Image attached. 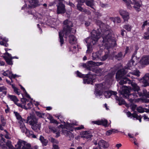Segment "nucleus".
Returning <instances> with one entry per match:
<instances>
[{"mask_svg": "<svg viewBox=\"0 0 149 149\" xmlns=\"http://www.w3.org/2000/svg\"><path fill=\"white\" fill-rule=\"evenodd\" d=\"M72 26V22L70 21L66 20L63 22V29L59 32V41L61 43V46L63 43L64 40L63 36L65 35V38H67V36L69 35V41L71 44H75L76 42L77 39L73 35H69L71 33H74L76 32L74 29H71Z\"/></svg>", "mask_w": 149, "mask_h": 149, "instance_id": "nucleus-1", "label": "nucleus"}, {"mask_svg": "<svg viewBox=\"0 0 149 149\" xmlns=\"http://www.w3.org/2000/svg\"><path fill=\"white\" fill-rule=\"evenodd\" d=\"M100 30L102 33V36L103 39L102 46H104V48L109 52V49L111 48V47L116 45L114 35L109 31L104 30L102 29H101Z\"/></svg>", "mask_w": 149, "mask_h": 149, "instance_id": "nucleus-2", "label": "nucleus"}, {"mask_svg": "<svg viewBox=\"0 0 149 149\" xmlns=\"http://www.w3.org/2000/svg\"><path fill=\"white\" fill-rule=\"evenodd\" d=\"M126 73L127 71L123 69L119 70L116 74V79L117 81L120 80L119 82V83L120 85L127 83L131 84L133 90L134 91L138 92L140 90L139 87L134 82H132L128 78L124 76Z\"/></svg>", "mask_w": 149, "mask_h": 149, "instance_id": "nucleus-3", "label": "nucleus"}, {"mask_svg": "<svg viewBox=\"0 0 149 149\" xmlns=\"http://www.w3.org/2000/svg\"><path fill=\"white\" fill-rule=\"evenodd\" d=\"M101 34L99 29H97V31L93 30L91 33V37H88L85 40L87 44V50L86 53H89L91 52L92 46L97 43L100 37Z\"/></svg>", "mask_w": 149, "mask_h": 149, "instance_id": "nucleus-4", "label": "nucleus"}, {"mask_svg": "<svg viewBox=\"0 0 149 149\" xmlns=\"http://www.w3.org/2000/svg\"><path fill=\"white\" fill-rule=\"evenodd\" d=\"M122 87L121 94L124 98L128 99L131 102H132L134 99L138 97L137 94L136 92L134 93L130 94L132 90L130 89L128 87L123 86Z\"/></svg>", "mask_w": 149, "mask_h": 149, "instance_id": "nucleus-5", "label": "nucleus"}, {"mask_svg": "<svg viewBox=\"0 0 149 149\" xmlns=\"http://www.w3.org/2000/svg\"><path fill=\"white\" fill-rule=\"evenodd\" d=\"M26 123L31 126L32 129L35 132H39L40 131L41 124L38 123L37 119L33 116H28Z\"/></svg>", "mask_w": 149, "mask_h": 149, "instance_id": "nucleus-6", "label": "nucleus"}, {"mask_svg": "<svg viewBox=\"0 0 149 149\" xmlns=\"http://www.w3.org/2000/svg\"><path fill=\"white\" fill-rule=\"evenodd\" d=\"M96 74L92 75L89 74V77L86 79H84V84H92L95 81V75L101 76L104 74V70L100 68H95V71Z\"/></svg>", "mask_w": 149, "mask_h": 149, "instance_id": "nucleus-7", "label": "nucleus"}, {"mask_svg": "<svg viewBox=\"0 0 149 149\" xmlns=\"http://www.w3.org/2000/svg\"><path fill=\"white\" fill-rule=\"evenodd\" d=\"M22 149H31V145L26 142L21 140H19L15 145L16 149H21V147Z\"/></svg>", "mask_w": 149, "mask_h": 149, "instance_id": "nucleus-8", "label": "nucleus"}, {"mask_svg": "<svg viewBox=\"0 0 149 149\" xmlns=\"http://www.w3.org/2000/svg\"><path fill=\"white\" fill-rule=\"evenodd\" d=\"M58 119H60L61 122L62 123H64V125H61L59 127L62 129L65 128L67 129H69V127L71 128L74 125H77V122L75 123H69L68 121L67 122V124H65V122L63 121V118L61 116H58Z\"/></svg>", "mask_w": 149, "mask_h": 149, "instance_id": "nucleus-9", "label": "nucleus"}, {"mask_svg": "<svg viewBox=\"0 0 149 149\" xmlns=\"http://www.w3.org/2000/svg\"><path fill=\"white\" fill-rule=\"evenodd\" d=\"M29 4L28 6L27 4H25L24 7H22V9L25 10H27L29 8H34L39 5V1L38 0H29Z\"/></svg>", "mask_w": 149, "mask_h": 149, "instance_id": "nucleus-10", "label": "nucleus"}, {"mask_svg": "<svg viewBox=\"0 0 149 149\" xmlns=\"http://www.w3.org/2000/svg\"><path fill=\"white\" fill-rule=\"evenodd\" d=\"M102 62H95L92 61H88L86 63H84L82 66L84 68H87L88 69L91 70V68L93 66H98L102 64Z\"/></svg>", "mask_w": 149, "mask_h": 149, "instance_id": "nucleus-11", "label": "nucleus"}, {"mask_svg": "<svg viewBox=\"0 0 149 149\" xmlns=\"http://www.w3.org/2000/svg\"><path fill=\"white\" fill-rule=\"evenodd\" d=\"M132 3L133 4L130 3V5L133 7L134 8L135 10L137 12H139L141 11L140 7L142 5V3L141 1L138 0H132Z\"/></svg>", "mask_w": 149, "mask_h": 149, "instance_id": "nucleus-12", "label": "nucleus"}, {"mask_svg": "<svg viewBox=\"0 0 149 149\" xmlns=\"http://www.w3.org/2000/svg\"><path fill=\"white\" fill-rule=\"evenodd\" d=\"M95 93L96 97H98L99 96L102 95L103 91V86L101 84L95 85Z\"/></svg>", "mask_w": 149, "mask_h": 149, "instance_id": "nucleus-13", "label": "nucleus"}, {"mask_svg": "<svg viewBox=\"0 0 149 149\" xmlns=\"http://www.w3.org/2000/svg\"><path fill=\"white\" fill-rule=\"evenodd\" d=\"M149 73L146 74L145 76L139 80V82L143 84L144 87H146L149 85Z\"/></svg>", "mask_w": 149, "mask_h": 149, "instance_id": "nucleus-14", "label": "nucleus"}, {"mask_svg": "<svg viewBox=\"0 0 149 149\" xmlns=\"http://www.w3.org/2000/svg\"><path fill=\"white\" fill-rule=\"evenodd\" d=\"M57 13L58 14L64 13L65 11V6L61 2L59 3L57 5Z\"/></svg>", "mask_w": 149, "mask_h": 149, "instance_id": "nucleus-15", "label": "nucleus"}, {"mask_svg": "<svg viewBox=\"0 0 149 149\" xmlns=\"http://www.w3.org/2000/svg\"><path fill=\"white\" fill-rule=\"evenodd\" d=\"M119 13L124 21H127L130 18L129 13L126 10L122 9L119 10Z\"/></svg>", "mask_w": 149, "mask_h": 149, "instance_id": "nucleus-16", "label": "nucleus"}, {"mask_svg": "<svg viewBox=\"0 0 149 149\" xmlns=\"http://www.w3.org/2000/svg\"><path fill=\"white\" fill-rule=\"evenodd\" d=\"M98 145L100 149H106L109 147V144L108 142L102 139L98 141Z\"/></svg>", "mask_w": 149, "mask_h": 149, "instance_id": "nucleus-17", "label": "nucleus"}, {"mask_svg": "<svg viewBox=\"0 0 149 149\" xmlns=\"http://www.w3.org/2000/svg\"><path fill=\"white\" fill-rule=\"evenodd\" d=\"M139 63L142 65L149 64V55L143 56L140 60Z\"/></svg>", "mask_w": 149, "mask_h": 149, "instance_id": "nucleus-18", "label": "nucleus"}, {"mask_svg": "<svg viewBox=\"0 0 149 149\" xmlns=\"http://www.w3.org/2000/svg\"><path fill=\"white\" fill-rule=\"evenodd\" d=\"M92 123L96 124L98 125H103L105 127H107L109 125L107 124V121L106 119H103L100 120H97L95 121H92Z\"/></svg>", "mask_w": 149, "mask_h": 149, "instance_id": "nucleus-19", "label": "nucleus"}, {"mask_svg": "<svg viewBox=\"0 0 149 149\" xmlns=\"http://www.w3.org/2000/svg\"><path fill=\"white\" fill-rule=\"evenodd\" d=\"M2 74L5 76H8L11 79V78H15L16 77H19V76H18L16 74H13L12 72L9 70H7L6 71H1Z\"/></svg>", "mask_w": 149, "mask_h": 149, "instance_id": "nucleus-20", "label": "nucleus"}, {"mask_svg": "<svg viewBox=\"0 0 149 149\" xmlns=\"http://www.w3.org/2000/svg\"><path fill=\"white\" fill-rule=\"evenodd\" d=\"M62 133L64 134L66 136L69 138V140H70L72 138H74V136L73 134L70 131H68L65 129L62 130Z\"/></svg>", "mask_w": 149, "mask_h": 149, "instance_id": "nucleus-21", "label": "nucleus"}, {"mask_svg": "<svg viewBox=\"0 0 149 149\" xmlns=\"http://www.w3.org/2000/svg\"><path fill=\"white\" fill-rule=\"evenodd\" d=\"M127 115L128 117H130L131 118L132 117L135 118L137 120H138L140 122H141V117L140 116H138L136 113H134L132 114L130 112L128 111L127 112Z\"/></svg>", "mask_w": 149, "mask_h": 149, "instance_id": "nucleus-22", "label": "nucleus"}, {"mask_svg": "<svg viewBox=\"0 0 149 149\" xmlns=\"http://www.w3.org/2000/svg\"><path fill=\"white\" fill-rule=\"evenodd\" d=\"M117 93L112 91H107L104 92V95L106 98H109L112 95H116Z\"/></svg>", "mask_w": 149, "mask_h": 149, "instance_id": "nucleus-23", "label": "nucleus"}, {"mask_svg": "<svg viewBox=\"0 0 149 149\" xmlns=\"http://www.w3.org/2000/svg\"><path fill=\"white\" fill-rule=\"evenodd\" d=\"M102 55V50L99 51L98 52H96L93 53L92 57L94 60L100 59Z\"/></svg>", "mask_w": 149, "mask_h": 149, "instance_id": "nucleus-24", "label": "nucleus"}, {"mask_svg": "<svg viewBox=\"0 0 149 149\" xmlns=\"http://www.w3.org/2000/svg\"><path fill=\"white\" fill-rule=\"evenodd\" d=\"M24 121L22 120H20L18 122V123L20 128L21 130L23 132H24L26 130V129H27L25 127V125H24ZM25 122H26V121H25Z\"/></svg>", "mask_w": 149, "mask_h": 149, "instance_id": "nucleus-25", "label": "nucleus"}, {"mask_svg": "<svg viewBox=\"0 0 149 149\" xmlns=\"http://www.w3.org/2000/svg\"><path fill=\"white\" fill-rule=\"evenodd\" d=\"M92 136L91 134L89 133V132L84 131L81 133V138L88 139L91 138Z\"/></svg>", "mask_w": 149, "mask_h": 149, "instance_id": "nucleus-26", "label": "nucleus"}, {"mask_svg": "<svg viewBox=\"0 0 149 149\" xmlns=\"http://www.w3.org/2000/svg\"><path fill=\"white\" fill-rule=\"evenodd\" d=\"M133 75H136L137 77H139L140 75V72L139 70H134L132 73H128L127 76V77H130L132 79H133V77L132 76Z\"/></svg>", "mask_w": 149, "mask_h": 149, "instance_id": "nucleus-27", "label": "nucleus"}, {"mask_svg": "<svg viewBox=\"0 0 149 149\" xmlns=\"http://www.w3.org/2000/svg\"><path fill=\"white\" fill-rule=\"evenodd\" d=\"M85 1V3L86 5L90 6L92 8L95 9V8L94 7V2L93 0H91L90 1L87 0L86 1L85 0H84L81 1L82 3H84Z\"/></svg>", "mask_w": 149, "mask_h": 149, "instance_id": "nucleus-28", "label": "nucleus"}, {"mask_svg": "<svg viewBox=\"0 0 149 149\" xmlns=\"http://www.w3.org/2000/svg\"><path fill=\"white\" fill-rule=\"evenodd\" d=\"M136 64V63L134 62V61L133 60V58L130 60L129 63L127 64V68L131 69V68H133Z\"/></svg>", "mask_w": 149, "mask_h": 149, "instance_id": "nucleus-29", "label": "nucleus"}, {"mask_svg": "<svg viewBox=\"0 0 149 149\" xmlns=\"http://www.w3.org/2000/svg\"><path fill=\"white\" fill-rule=\"evenodd\" d=\"M123 1L125 3L127 8L129 9H132V6L130 5V3L132 4H133L130 0H123Z\"/></svg>", "mask_w": 149, "mask_h": 149, "instance_id": "nucleus-30", "label": "nucleus"}, {"mask_svg": "<svg viewBox=\"0 0 149 149\" xmlns=\"http://www.w3.org/2000/svg\"><path fill=\"white\" fill-rule=\"evenodd\" d=\"M39 140L43 146H46L48 143V141L45 139L44 137L41 135L40 136Z\"/></svg>", "mask_w": 149, "mask_h": 149, "instance_id": "nucleus-31", "label": "nucleus"}, {"mask_svg": "<svg viewBox=\"0 0 149 149\" xmlns=\"http://www.w3.org/2000/svg\"><path fill=\"white\" fill-rule=\"evenodd\" d=\"M77 76L81 78H84V77H86V79H84L83 82H84V79H86L87 78L89 77V74L85 75L81 74V73L79 71H77Z\"/></svg>", "mask_w": 149, "mask_h": 149, "instance_id": "nucleus-32", "label": "nucleus"}, {"mask_svg": "<svg viewBox=\"0 0 149 149\" xmlns=\"http://www.w3.org/2000/svg\"><path fill=\"white\" fill-rule=\"evenodd\" d=\"M4 58H5L6 62L9 65H12L13 64L12 61V59L10 58L8 56L6 55L4 56Z\"/></svg>", "mask_w": 149, "mask_h": 149, "instance_id": "nucleus-33", "label": "nucleus"}, {"mask_svg": "<svg viewBox=\"0 0 149 149\" xmlns=\"http://www.w3.org/2000/svg\"><path fill=\"white\" fill-rule=\"evenodd\" d=\"M14 113L15 115V116L17 119L19 120V121L24 120L25 121H27V120H24V119H23L22 118L21 115L17 112H14Z\"/></svg>", "mask_w": 149, "mask_h": 149, "instance_id": "nucleus-34", "label": "nucleus"}, {"mask_svg": "<svg viewBox=\"0 0 149 149\" xmlns=\"http://www.w3.org/2000/svg\"><path fill=\"white\" fill-rule=\"evenodd\" d=\"M110 19L113 21L114 23H120L121 22V20L120 18L118 17H111Z\"/></svg>", "mask_w": 149, "mask_h": 149, "instance_id": "nucleus-35", "label": "nucleus"}, {"mask_svg": "<svg viewBox=\"0 0 149 149\" xmlns=\"http://www.w3.org/2000/svg\"><path fill=\"white\" fill-rule=\"evenodd\" d=\"M8 97L12 100L15 103L16 102H18V100L16 97L13 95H8Z\"/></svg>", "mask_w": 149, "mask_h": 149, "instance_id": "nucleus-36", "label": "nucleus"}, {"mask_svg": "<svg viewBox=\"0 0 149 149\" xmlns=\"http://www.w3.org/2000/svg\"><path fill=\"white\" fill-rule=\"evenodd\" d=\"M117 130L113 129L108 130L106 132V134L107 136H109L112 134L113 133L117 132Z\"/></svg>", "mask_w": 149, "mask_h": 149, "instance_id": "nucleus-37", "label": "nucleus"}, {"mask_svg": "<svg viewBox=\"0 0 149 149\" xmlns=\"http://www.w3.org/2000/svg\"><path fill=\"white\" fill-rule=\"evenodd\" d=\"M81 4L79 3H78L77 5V9L81 11V12H86V10L83 9L81 7Z\"/></svg>", "mask_w": 149, "mask_h": 149, "instance_id": "nucleus-38", "label": "nucleus"}, {"mask_svg": "<svg viewBox=\"0 0 149 149\" xmlns=\"http://www.w3.org/2000/svg\"><path fill=\"white\" fill-rule=\"evenodd\" d=\"M148 24L149 25V20L148 21ZM144 38L145 39H149V27L148 28L147 31L144 33Z\"/></svg>", "mask_w": 149, "mask_h": 149, "instance_id": "nucleus-39", "label": "nucleus"}, {"mask_svg": "<svg viewBox=\"0 0 149 149\" xmlns=\"http://www.w3.org/2000/svg\"><path fill=\"white\" fill-rule=\"evenodd\" d=\"M143 91V95L147 97V99L145 100V102L146 103H149V95H147L146 90H144Z\"/></svg>", "mask_w": 149, "mask_h": 149, "instance_id": "nucleus-40", "label": "nucleus"}, {"mask_svg": "<svg viewBox=\"0 0 149 149\" xmlns=\"http://www.w3.org/2000/svg\"><path fill=\"white\" fill-rule=\"evenodd\" d=\"M115 99L119 101V105H121L122 104H125V101L123 100H120V98L116 95H115Z\"/></svg>", "mask_w": 149, "mask_h": 149, "instance_id": "nucleus-41", "label": "nucleus"}, {"mask_svg": "<svg viewBox=\"0 0 149 149\" xmlns=\"http://www.w3.org/2000/svg\"><path fill=\"white\" fill-rule=\"evenodd\" d=\"M145 109H146L142 107H139L137 108L136 110L139 112L142 113L144 112H146V110Z\"/></svg>", "mask_w": 149, "mask_h": 149, "instance_id": "nucleus-42", "label": "nucleus"}, {"mask_svg": "<svg viewBox=\"0 0 149 149\" xmlns=\"http://www.w3.org/2000/svg\"><path fill=\"white\" fill-rule=\"evenodd\" d=\"M124 56H123L121 52L119 53L115 56V58L118 60H120L123 58Z\"/></svg>", "mask_w": 149, "mask_h": 149, "instance_id": "nucleus-43", "label": "nucleus"}, {"mask_svg": "<svg viewBox=\"0 0 149 149\" xmlns=\"http://www.w3.org/2000/svg\"><path fill=\"white\" fill-rule=\"evenodd\" d=\"M108 56V53H106L103 56H101L100 58V60L102 61H105L107 58Z\"/></svg>", "mask_w": 149, "mask_h": 149, "instance_id": "nucleus-44", "label": "nucleus"}, {"mask_svg": "<svg viewBox=\"0 0 149 149\" xmlns=\"http://www.w3.org/2000/svg\"><path fill=\"white\" fill-rule=\"evenodd\" d=\"M20 86H21V88L23 91L25 96L29 98H30V97L29 95L28 94V93H27L26 91L25 90V88L23 87H22V86L20 85Z\"/></svg>", "mask_w": 149, "mask_h": 149, "instance_id": "nucleus-45", "label": "nucleus"}, {"mask_svg": "<svg viewBox=\"0 0 149 149\" xmlns=\"http://www.w3.org/2000/svg\"><path fill=\"white\" fill-rule=\"evenodd\" d=\"M6 145L10 149H16V148L15 149L12 146L11 142L10 141H8L7 142Z\"/></svg>", "mask_w": 149, "mask_h": 149, "instance_id": "nucleus-46", "label": "nucleus"}, {"mask_svg": "<svg viewBox=\"0 0 149 149\" xmlns=\"http://www.w3.org/2000/svg\"><path fill=\"white\" fill-rule=\"evenodd\" d=\"M6 88L4 86L0 87V92H2L5 95L6 94Z\"/></svg>", "mask_w": 149, "mask_h": 149, "instance_id": "nucleus-47", "label": "nucleus"}, {"mask_svg": "<svg viewBox=\"0 0 149 149\" xmlns=\"http://www.w3.org/2000/svg\"><path fill=\"white\" fill-rule=\"evenodd\" d=\"M36 15H36L34 16V18L36 19H38V20H39V19H41L42 17V16L38 13H37Z\"/></svg>", "mask_w": 149, "mask_h": 149, "instance_id": "nucleus-48", "label": "nucleus"}, {"mask_svg": "<svg viewBox=\"0 0 149 149\" xmlns=\"http://www.w3.org/2000/svg\"><path fill=\"white\" fill-rule=\"evenodd\" d=\"M4 54V55H7V56H8L10 58H11L12 59H14V58H16V59L18 58V57L16 56H13V57L11 56V54H10L8 52H6V53Z\"/></svg>", "mask_w": 149, "mask_h": 149, "instance_id": "nucleus-49", "label": "nucleus"}, {"mask_svg": "<svg viewBox=\"0 0 149 149\" xmlns=\"http://www.w3.org/2000/svg\"><path fill=\"white\" fill-rule=\"evenodd\" d=\"M26 131V134L27 136H29V137H31V134H33V132L32 131H29L27 129H26V130L25 131Z\"/></svg>", "mask_w": 149, "mask_h": 149, "instance_id": "nucleus-50", "label": "nucleus"}, {"mask_svg": "<svg viewBox=\"0 0 149 149\" xmlns=\"http://www.w3.org/2000/svg\"><path fill=\"white\" fill-rule=\"evenodd\" d=\"M124 28L128 31H131L132 27L130 25H127L124 26Z\"/></svg>", "mask_w": 149, "mask_h": 149, "instance_id": "nucleus-51", "label": "nucleus"}, {"mask_svg": "<svg viewBox=\"0 0 149 149\" xmlns=\"http://www.w3.org/2000/svg\"><path fill=\"white\" fill-rule=\"evenodd\" d=\"M21 101L22 103V104L23 105H25V106H26V102H28V101L26 99L24 98H21Z\"/></svg>", "mask_w": 149, "mask_h": 149, "instance_id": "nucleus-52", "label": "nucleus"}, {"mask_svg": "<svg viewBox=\"0 0 149 149\" xmlns=\"http://www.w3.org/2000/svg\"><path fill=\"white\" fill-rule=\"evenodd\" d=\"M71 49L72 51V52L74 54L77 52V47L75 46H73L71 48Z\"/></svg>", "mask_w": 149, "mask_h": 149, "instance_id": "nucleus-53", "label": "nucleus"}, {"mask_svg": "<svg viewBox=\"0 0 149 149\" xmlns=\"http://www.w3.org/2000/svg\"><path fill=\"white\" fill-rule=\"evenodd\" d=\"M33 106V104L31 102H30L29 103H28L27 106H26V108H25L26 109H29L31 108Z\"/></svg>", "mask_w": 149, "mask_h": 149, "instance_id": "nucleus-54", "label": "nucleus"}, {"mask_svg": "<svg viewBox=\"0 0 149 149\" xmlns=\"http://www.w3.org/2000/svg\"><path fill=\"white\" fill-rule=\"evenodd\" d=\"M36 114L39 117H42V116H44L45 114L43 113H41L39 112L38 111H36Z\"/></svg>", "mask_w": 149, "mask_h": 149, "instance_id": "nucleus-55", "label": "nucleus"}, {"mask_svg": "<svg viewBox=\"0 0 149 149\" xmlns=\"http://www.w3.org/2000/svg\"><path fill=\"white\" fill-rule=\"evenodd\" d=\"M15 103L18 107H20L24 108H26V106H25V105H23L22 104H21L19 103H18L17 102H16Z\"/></svg>", "mask_w": 149, "mask_h": 149, "instance_id": "nucleus-56", "label": "nucleus"}, {"mask_svg": "<svg viewBox=\"0 0 149 149\" xmlns=\"http://www.w3.org/2000/svg\"><path fill=\"white\" fill-rule=\"evenodd\" d=\"M50 122L51 123H55L57 125L58 124V123L57 121L54 119L52 118H51L50 119Z\"/></svg>", "mask_w": 149, "mask_h": 149, "instance_id": "nucleus-57", "label": "nucleus"}, {"mask_svg": "<svg viewBox=\"0 0 149 149\" xmlns=\"http://www.w3.org/2000/svg\"><path fill=\"white\" fill-rule=\"evenodd\" d=\"M8 41V39H6V38H4L3 39V41H1L0 42V44L1 45H5L6 42H7Z\"/></svg>", "mask_w": 149, "mask_h": 149, "instance_id": "nucleus-58", "label": "nucleus"}, {"mask_svg": "<svg viewBox=\"0 0 149 149\" xmlns=\"http://www.w3.org/2000/svg\"><path fill=\"white\" fill-rule=\"evenodd\" d=\"M84 128V126L83 125H81L79 127H74V129L75 130H80L81 129H83Z\"/></svg>", "mask_w": 149, "mask_h": 149, "instance_id": "nucleus-59", "label": "nucleus"}, {"mask_svg": "<svg viewBox=\"0 0 149 149\" xmlns=\"http://www.w3.org/2000/svg\"><path fill=\"white\" fill-rule=\"evenodd\" d=\"M51 142L53 143V144H54V143L58 144V141L55 140L53 138H52L51 139Z\"/></svg>", "mask_w": 149, "mask_h": 149, "instance_id": "nucleus-60", "label": "nucleus"}, {"mask_svg": "<svg viewBox=\"0 0 149 149\" xmlns=\"http://www.w3.org/2000/svg\"><path fill=\"white\" fill-rule=\"evenodd\" d=\"M1 124L3 126H4L6 125V123L3 118L1 117Z\"/></svg>", "mask_w": 149, "mask_h": 149, "instance_id": "nucleus-61", "label": "nucleus"}, {"mask_svg": "<svg viewBox=\"0 0 149 149\" xmlns=\"http://www.w3.org/2000/svg\"><path fill=\"white\" fill-rule=\"evenodd\" d=\"M13 88L14 92L16 93L18 95H19L20 94V93L18 91V89L15 87H13Z\"/></svg>", "mask_w": 149, "mask_h": 149, "instance_id": "nucleus-62", "label": "nucleus"}, {"mask_svg": "<svg viewBox=\"0 0 149 149\" xmlns=\"http://www.w3.org/2000/svg\"><path fill=\"white\" fill-rule=\"evenodd\" d=\"M49 129L50 130H51V131L53 132L54 133H55L57 132L56 129L54 127H49Z\"/></svg>", "mask_w": 149, "mask_h": 149, "instance_id": "nucleus-63", "label": "nucleus"}, {"mask_svg": "<svg viewBox=\"0 0 149 149\" xmlns=\"http://www.w3.org/2000/svg\"><path fill=\"white\" fill-rule=\"evenodd\" d=\"M52 149H59L58 146L55 144H53Z\"/></svg>", "mask_w": 149, "mask_h": 149, "instance_id": "nucleus-64", "label": "nucleus"}]
</instances>
